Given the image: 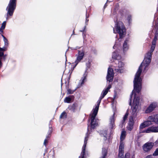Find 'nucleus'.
Instances as JSON below:
<instances>
[{
  "label": "nucleus",
  "instance_id": "f257e3e1",
  "mask_svg": "<svg viewBox=\"0 0 158 158\" xmlns=\"http://www.w3.org/2000/svg\"><path fill=\"white\" fill-rule=\"evenodd\" d=\"M134 89L130 95L129 99V105H131L132 98L133 94H134L133 104L131 107V115L129 118L127 129L131 131L133 127L134 123L137 120V110L138 108V96L137 94H138V69L137 70L133 81Z\"/></svg>",
  "mask_w": 158,
  "mask_h": 158
},
{
  "label": "nucleus",
  "instance_id": "f03ea898",
  "mask_svg": "<svg viewBox=\"0 0 158 158\" xmlns=\"http://www.w3.org/2000/svg\"><path fill=\"white\" fill-rule=\"evenodd\" d=\"M158 36V33L156 31L155 37L152 42V44L149 52L146 54L143 62L139 67V103L143 100L142 96L139 93L142 89V79L140 77L141 73H145L147 71L146 68L149 66L151 62L152 52L155 48L156 40Z\"/></svg>",
  "mask_w": 158,
  "mask_h": 158
},
{
  "label": "nucleus",
  "instance_id": "7ed1b4c3",
  "mask_svg": "<svg viewBox=\"0 0 158 158\" xmlns=\"http://www.w3.org/2000/svg\"><path fill=\"white\" fill-rule=\"evenodd\" d=\"M114 76V74L113 69L110 68H109L108 69L106 77L107 82H109L108 86L106 89H104L102 91L99 99L97 102V105L93 110V113L95 114L96 113L98 114L99 106L102 99L106 95L109 89L111 87V85L110 82L112 81Z\"/></svg>",
  "mask_w": 158,
  "mask_h": 158
},
{
  "label": "nucleus",
  "instance_id": "20e7f679",
  "mask_svg": "<svg viewBox=\"0 0 158 158\" xmlns=\"http://www.w3.org/2000/svg\"><path fill=\"white\" fill-rule=\"evenodd\" d=\"M116 23L115 28H113V32L114 33H118L119 35L120 38H123L126 33V29L123 23L121 22H118V19L116 17V20H114Z\"/></svg>",
  "mask_w": 158,
  "mask_h": 158
},
{
  "label": "nucleus",
  "instance_id": "39448f33",
  "mask_svg": "<svg viewBox=\"0 0 158 158\" xmlns=\"http://www.w3.org/2000/svg\"><path fill=\"white\" fill-rule=\"evenodd\" d=\"M118 52L117 49L113 52L112 55V58L114 59V61L116 64L118 63V66H116L117 68L115 69V70L117 72L121 73L123 72L124 64L120 60L121 58V56L118 54Z\"/></svg>",
  "mask_w": 158,
  "mask_h": 158
},
{
  "label": "nucleus",
  "instance_id": "423d86ee",
  "mask_svg": "<svg viewBox=\"0 0 158 158\" xmlns=\"http://www.w3.org/2000/svg\"><path fill=\"white\" fill-rule=\"evenodd\" d=\"M17 0H10L7 6L6 10L7 11L6 19L9 16H12L15 10L16 6Z\"/></svg>",
  "mask_w": 158,
  "mask_h": 158
},
{
  "label": "nucleus",
  "instance_id": "0eeeda50",
  "mask_svg": "<svg viewBox=\"0 0 158 158\" xmlns=\"http://www.w3.org/2000/svg\"><path fill=\"white\" fill-rule=\"evenodd\" d=\"M78 53L75 56L77 57L74 62L73 63L72 68L74 69L77 64L82 60L85 55L84 51L82 50H78Z\"/></svg>",
  "mask_w": 158,
  "mask_h": 158
},
{
  "label": "nucleus",
  "instance_id": "6e6552de",
  "mask_svg": "<svg viewBox=\"0 0 158 158\" xmlns=\"http://www.w3.org/2000/svg\"><path fill=\"white\" fill-rule=\"evenodd\" d=\"M97 114H95L93 113L90 118L91 123L90 127L91 129H94L96 127L98 126V119H95Z\"/></svg>",
  "mask_w": 158,
  "mask_h": 158
},
{
  "label": "nucleus",
  "instance_id": "1a4fd4ad",
  "mask_svg": "<svg viewBox=\"0 0 158 158\" xmlns=\"http://www.w3.org/2000/svg\"><path fill=\"white\" fill-rule=\"evenodd\" d=\"M89 138V135L88 132L86 134V135L85 138L84 144L82 148V152L81 155L79 156V158H85V148L86 147L87 141Z\"/></svg>",
  "mask_w": 158,
  "mask_h": 158
},
{
  "label": "nucleus",
  "instance_id": "9d476101",
  "mask_svg": "<svg viewBox=\"0 0 158 158\" xmlns=\"http://www.w3.org/2000/svg\"><path fill=\"white\" fill-rule=\"evenodd\" d=\"M154 145V143L152 142H147L143 146V151L145 152H148L152 149Z\"/></svg>",
  "mask_w": 158,
  "mask_h": 158
},
{
  "label": "nucleus",
  "instance_id": "9b49d317",
  "mask_svg": "<svg viewBox=\"0 0 158 158\" xmlns=\"http://www.w3.org/2000/svg\"><path fill=\"white\" fill-rule=\"evenodd\" d=\"M130 39L126 38L124 41L123 46V52L124 54L129 49V48Z\"/></svg>",
  "mask_w": 158,
  "mask_h": 158
},
{
  "label": "nucleus",
  "instance_id": "f8f14e48",
  "mask_svg": "<svg viewBox=\"0 0 158 158\" xmlns=\"http://www.w3.org/2000/svg\"><path fill=\"white\" fill-rule=\"evenodd\" d=\"M124 146L122 143L120 144L119 147L118 153V158H124Z\"/></svg>",
  "mask_w": 158,
  "mask_h": 158
},
{
  "label": "nucleus",
  "instance_id": "ddd939ff",
  "mask_svg": "<svg viewBox=\"0 0 158 158\" xmlns=\"http://www.w3.org/2000/svg\"><path fill=\"white\" fill-rule=\"evenodd\" d=\"M156 104L155 103H152L148 107L145 111L146 113H148L153 111L156 107Z\"/></svg>",
  "mask_w": 158,
  "mask_h": 158
},
{
  "label": "nucleus",
  "instance_id": "4468645a",
  "mask_svg": "<svg viewBox=\"0 0 158 158\" xmlns=\"http://www.w3.org/2000/svg\"><path fill=\"white\" fill-rule=\"evenodd\" d=\"M86 74L85 73L84 74L83 77H82L81 79L80 80L79 83L77 87V88H80L84 84L85 80H86Z\"/></svg>",
  "mask_w": 158,
  "mask_h": 158
},
{
  "label": "nucleus",
  "instance_id": "2eb2a0df",
  "mask_svg": "<svg viewBox=\"0 0 158 158\" xmlns=\"http://www.w3.org/2000/svg\"><path fill=\"white\" fill-rule=\"evenodd\" d=\"M150 131L154 132H158V126L157 127H152L146 130L143 131L142 132L148 133Z\"/></svg>",
  "mask_w": 158,
  "mask_h": 158
},
{
  "label": "nucleus",
  "instance_id": "dca6fc26",
  "mask_svg": "<svg viewBox=\"0 0 158 158\" xmlns=\"http://www.w3.org/2000/svg\"><path fill=\"white\" fill-rule=\"evenodd\" d=\"M115 127V125L114 123V114L110 118V130H111L113 128H114Z\"/></svg>",
  "mask_w": 158,
  "mask_h": 158
},
{
  "label": "nucleus",
  "instance_id": "f3484780",
  "mask_svg": "<svg viewBox=\"0 0 158 158\" xmlns=\"http://www.w3.org/2000/svg\"><path fill=\"white\" fill-rule=\"evenodd\" d=\"M78 106L77 103H74L72 105H70L68 106V108L71 112H74Z\"/></svg>",
  "mask_w": 158,
  "mask_h": 158
},
{
  "label": "nucleus",
  "instance_id": "a211bd4d",
  "mask_svg": "<svg viewBox=\"0 0 158 158\" xmlns=\"http://www.w3.org/2000/svg\"><path fill=\"white\" fill-rule=\"evenodd\" d=\"M126 137V132L125 131H122L121 135L120 137V144L122 143L124 146V144L123 142V140L125 139Z\"/></svg>",
  "mask_w": 158,
  "mask_h": 158
},
{
  "label": "nucleus",
  "instance_id": "6ab92c4d",
  "mask_svg": "<svg viewBox=\"0 0 158 158\" xmlns=\"http://www.w3.org/2000/svg\"><path fill=\"white\" fill-rule=\"evenodd\" d=\"M107 154V150L105 148H102V156L99 158H105Z\"/></svg>",
  "mask_w": 158,
  "mask_h": 158
},
{
  "label": "nucleus",
  "instance_id": "aec40b11",
  "mask_svg": "<svg viewBox=\"0 0 158 158\" xmlns=\"http://www.w3.org/2000/svg\"><path fill=\"white\" fill-rule=\"evenodd\" d=\"M66 88L67 89V94H73V93L75 91V90L77 89V87L75 88V89H74L73 90H71V89H69L68 88V87L66 86Z\"/></svg>",
  "mask_w": 158,
  "mask_h": 158
},
{
  "label": "nucleus",
  "instance_id": "412c9836",
  "mask_svg": "<svg viewBox=\"0 0 158 158\" xmlns=\"http://www.w3.org/2000/svg\"><path fill=\"white\" fill-rule=\"evenodd\" d=\"M71 96V95H69L68 97H65L64 100V102L68 103H70L71 101V98L69 97Z\"/></svg>",
  "mask_w": 158,
  "mask_h": 158
},
{
  "label": "nucleus",
  "instance_id": "4be33fe9",
  "mask_svg": "<svg viewBox=\"0 0 158 158\" xmlns=\"http://www.w3.org/2000/svg\"><path fill=\"white\" fill-rule=\"evenodd\" d=\"M6 21H4L3 22V23L2 24V26L0 28V31L3 32V30H4L6 27Z\"/></svg>",
  "mask_w": 158,
  "mask_h": 158
},
{
  "label": "nucleus",
  "instance_id": "5701e85b",
  "mask_svg": "<svg viewBox=\"0 0 158 158\" xmlns=\"http://www.w3.org/2000/svg\"><path fill=\"white\" fill-rule=\"evenodd\" d=\"M107 131L105 130L102 132V134L103 135L104 137V140L105 141L107 139Z\"/></svg>",
  "mask_w": 158,
  "mask_h": 158
},
{
  "label": "nucleus",
  "instance_id": "b1692460",
  "mask_svg": "<svg viewBox=\"0 0 158 158\" xmlns=\"http://www.w3.org/2000/svg\"><path fill=\"white\" fill-rule=\"evenodd\" d=\"M67 117V115L65 111L63 112L60 116V118H66Z\"/></svg>",
  "mask_w": 158,
  "mask_h": 158
},
{
  "label": "nucleus",
  "instance_id": "393cba45",
  "mask_svg": "<svg viewBox=\"0 0 158 158\" xmlns=\"http://www.w3.org/2000/svg\"><path fill=\"white\" fill-rule=\"evenodd\" d=\"M86 28V26H85L84 27L83 29L81 30H80V31L82 32V35L83 36L84 38V37L86 36L85 34V32H86V30H85Z\"/></svg>",
  "mask_w": 158,
  "mask_h": 158
},
{
  "label": "nucleus",
  "instance_id": "a878e982",
  "mask_svg": "<svg viewBox=\"0 0 158 158\" xmlns=\"http://www.w3.org/2000/svg\"><path fill=\"white\" fill-rule=\"evenodd\" d=\"M144 124L146 127H148L151 124V122L150 121L148 120L144 122Z\"/></svg>",
  "mask_w": 158,
  "mask_h": 158
},
{
  "label": "nucleus",
  "instance_id": "bb28decb",
  "mask_svg": "<svg viewBox=\"0 0 158 158\" xmlns=\"http://www.w3.org/2000/svg\"><path fill=\"white\" fill-rule=\"evenodd\" d=\"M4 42V46L7 47L8 44V42L7 39L6 38L3 39Z\"/></svg>",
  "mask_w": 158,
  "mask_h": 158
},
{
  "label": "nucleus",
  "instance_id": "cd10ccee",
  "mask_svg": "<svg viewBox=\"0 0 158 158\" xmlns=\"http://www.w3.org/2000/svg\"><path fill=\"white\" fill-rule=\"evenodd\" d=\"M52 131V127L51 126L49 127V130L48 132V135H51Z\"/></svg>",
  "mask_w": 158,
  "mask_h": 158
},
{
  "label": "nucleus",
  "instance_id": "c85d7f7f",
  "mask_svg": "<svg viewBox=\"0 0 158 158\" xmlns=\"http://www.w3.org/2000/svg\"><path fill=\"white\" fill-rule=\"evenodd\" d=\"M148 120L154 122V116L153 117L152 116H149L148 118Z\"/></svg>",
  "mask_w": 158,
  "mask_h": 158
},
{
  "label": "nucleus",
  "instance_id": "c756f323",
  "mask_svg": "<svg viewBox=\"0 0 158 158\" xmlns=\"http://www.w3.org/2000/svg\"><path fill=\"white\" fill-rule=\"evenodd\" d=\"M154 122L158 123V114H156L154 116Z\"/></svg>",
  "mask_w": 158,
  "mask_h": 158
},
{
  "label": "nucleus",
  "instance_id": "7c9ffc66",
  "mask_svg": "<svg viewBox=\"0 0 158 158\" xmlns=\"http://www.w3.org/2000/svg\"><path fill=\"white\" fill-rule=\"evenodd\" d=\"M127 20H128V21L129 24H130L131 21V15H129L128 16L127 18Z\"/></svg>",
  "mask_w": 158,
  "mask_h": 158
},
{
  "label": "nucleus",
  "instance_id": "2f4dec72",
  "mask_svg": "<svg viewBox=\"0 0 158 158\" xmlns=\"http://www.w3.org/2000/svg\"><path fill=\"white\" fill-rule=\"evenodd\" d=\"M152 155L154 156H156L158 155V148L156 149L154 153Z\"/></svg>",
  "mask_w": 158,
  "mask_h": 158
},
{
  "label": "nucleus",
  "instance_id": "473e14b6",
  "mask_svg": "<svg viewBox=\"0 0 158 158\" xmlns=\"http://www.w3.org/2000/svg\"><path fill=\"white\" fill-rule=\"evenodd\" d=\"M127 117L126 116H124V117L123 118V119L122 121V123L123 124L125 122L126 120L127 119Z\"/></svg>",
  "mask_w": 158,
  "mask_h": 158
},
{
  "label": "nucleus",
  "instance_id": "72a5a7b5",
  "mask_svg": "<svg viewBox=\"0 0 158 158\" xmlns=\"http://www.w3.org/2000/svg\"><path fill=\"white\" fill-rule=\"evenodd\" d=\"M130 154L129 153L127 152L126 153L124 158H130Z\"/></svg>",
  "mask_w": 158,
  "mask_h": 158
},
{
  "label": "nucleus",
  "instance_id": "f704fd0d",
  "mask_svg": "<svg viewBox=\"0 0 158 158\" xmlns=\"http://www.w3.org/2000/svg\"><path fill=\"white\" fill-rule=\"evenodd\" d=\"M7 47L4 46L3 48H1L0 47V51H6V49Z\"/></svg>",
  "mask_w": 158,
  "mask_h": 158
},
{
  "label": "nucleus",
  "instance_id": "c9c22d12",
  "mask_svg": "<svg viewBox=\"0 0 158 158\" xmlns=\"http://www.w3.org/2000/svg\"><path fill=\"white\" fill-rule=\"evenodd\" d=\"M146 127V126L144 125V123L141 124L140 126V129H142Z\"/></svg>",
  "mask_w": 158,
  "mask_h": 158
},
{
  "label": "nucleus",
  "instance_id": "e433bc0d",
  "mask_svg": "<svg viewBox=\"0 0 158 158\" xmlns=\"http://www.w3.org/2000/svg\"><path fill=\"white\" fill-rule=\"evenodd\" d=\"M4 53L3 52H0V59H2V56H3Z\"/></svg>",
  "mask_w": 158,
  "mask_h": 158
},
{
  "label": "nucleus",
  "instance_id": "4c0bfd02",
  "mask_svg": "<svg viewBox=\"0 0 158 158\" xmlns=\"http://www.w3.org/2000/svg\"><path fill=\"white\" fill-rule=\"evenodd\" d=\"M48 143V141L47 139H45L44 141V144L45 146L46 147L47 145V143Z\"/></svg>",
  "mask_w": 158,
  "mask_h": 158
},
{
  "label": "nucleus",
  "instance_id": "58836bf2",
  "mask_svg": "<svg viewBox=\"0 0 158 158\" xmlns=\"http://www.w3.org/2000/svg\"><path fill=\"white\" fill-rule=\"evenodd\" d=\"M52 120H50L49 123V127H51H51H52Z\"/></svg>",
  "mask_w": 158,
  "mask_h": 158
},
{
  "label": "nucleus",
  "instance_id": "ea45409f",
  "mask_svg": "<svg viewBox=\"0 0 158 158\" xmlns=\"http://www.w3.org/2000/svg\"><path fill=\"white\" fill-rule=\"evenodd\" d=\"M6 54L5 55H3V56H2V59L4 60H6Z\"/></svg>",
  "mask_w": 158,
  "mask_h": 158
},
{
  "label": "nucleus",
  "instance_id": "a19ab883",
  "mask_svg": "<svg viewBox=\"0 0 158 158\" xmlns=\"http://www.w3.org/2000/svg\"><path fill=\"white\" fill-rule=\"evenodd\" d=\"M128 112V110L127 109V112L126 113V114L124 115L126 116L127 117L128 115V114H129V113Z\"/></svg>",
  "mask_w": 158,
  "mask_h": 158
},
{
  "label": "nucleus",
  "instance_id": "79ce46f5",
  "mask_svg": "<svg viewBox=\"0 0 158 158\" xmlns=\"http://www.w3.org/2000/svg\"><path fill=\"white\" fill-rule=\"evenodd\" d=\"M146 158H152V156L151 155H148L146 157Z\"/></svg>",
  "mask_w": 158,
  "mask_h": 158
},
{
  "label": "nucleus",
  "instance_id": "37998d69",
  "mask_svg": "<svg viewBox=\"0 0 158 158\" xmlns=\"http://www.w3.org/2000/svg\"><path fill=\"white\" fill-rule=\"evenodd\" d=\"M1 60H2V59H0V69L1 68L2 66V62H1Z\"/></svg>",
  "mask_w": 158,
  "mask_h": 158
},
{
  "label": "nucleus",
  "instance_id": "c03bdc74",
  "mask_svg": "<svg viewBox=\"0 0 158 158\" xmlns=\"http://www.w3.org/2000/svg\"><path fill=\"white\" fill-rule=\"evenodd\" d=\"M50 135H47L46 136V138L45 139H47H47H48V138H49L50 137Z\"/></svg>",
  "mask_w": 158,
  "mask_h": 158
},
{
  "label": "nucleus",
  "instance_id": "a18cd8bd",
  "mask_svg": "<svg viewBox=\"0 0 158 158\" xmlns=\"http://www.w3.org/2000/svg\"><path fill=\"white\" fill-rule=\"evenodd\" d=\"M117 45L115 44L114 45V46L113 47V48L114 49H115V48H117Z\"/></svg>",
  "mask_w": 158,
  "mask_h": 158
},
{
  "label": "nucleus",
  "instance_id": "49530a36",
  "mask_svg": "<svg viewBox=\"0 0 158 158\" xmlns=\"http://www.w3.org/2000/svg\"><path fill=\"white\" fill-rule=\"evenodd\" d=\"M89 126H88V128H87V132H88V135H89V134H90V133H89V134H88V132L89 131Z\"/></svg>",
  "mask_w": 158,
  "mask_h": 158
},
{
  "label": "nucleus",
  "instance_id": "de8ad7c7",
  "mask_svg": "<svg viewBox=\"0 0 158 158\" xmlns=\"http://www.w3.org/2000/svg\"><path fill=\"white\" fill-rule=\"evenodd\" d=\"M89 17V15H87V13H86V19H87Z\"/></svg>",
  "mask_w": 158,
  "mask_h": 158
},
{
  "label": "nucleus",
  "instance_id": "09e8293b",
  "mask_svg": "<svg viewBox=\"0 0 158 158\" xmlns=\"http://www.w3.org/2000/svg\"><path fill=\"white\" fill-rule=\"evenodd\" d=\"M106 3L105 4L104 6V9H105V8L106 7V6H107V4H106Z\"/></svg>",
  "mask_w": 158,
  "mask_h": 158
},
{
  "label": "nucleus",
  "instance_id": "8fccbe9b",
  "mask_svg": "<svg viewBox=\"0 0 158 158\" xmlns=\"http://www.w3.org/2000/svg\"><path fill=\"white\" fill-rule=\"evenodd\" d=\"M47 149H45V153H44V155H45V154L47 152Z\"/></svg>",
  "mask_w": 158,
  "mask_h": 158
},
{
  "label": "nucleus",
  "instance_id": "3c124183",
  "mask_svg": "<svg viewBox=\"0 0 158 158\" xmlns=\"http://www.w3.org/2000/svg\"><path fill=\"white\" fill-rule=\"evenodd\" d=\"M68 50V49H67V51H66V53H65V56H66V53L67 52ZM66 61H67V58H66Z\"/></svg>",
  "mask_w": 158,
  "mask_h": 158
},
{
  "label": "nucleus",
  "instance_id": "603ef678",
  "mask_svg": "<svg viewBox=\"0 0 158 158\" xmlns=\"http://www.w3.org/2000/svg\"><path fill=\"white\" fill-rule=\"evenodd\" d=\"M2 36L3 37V39L6 38L3 35H2Z\"/></svg>",
  "mask_w": 158,
  "mask_h": 158
},
{
  "label": "nucleus",
  "instance_id": "864d4df0",
  "mask_svg": "<svg viewBox=\"0 0 158 158\" xmlns=\"http://www.w3.org/2000/svg\"><path fill=\"white\" fill-rule=\"evenodd\" d=\"M62 80L61 79V88H62Z\"/></svg>",
  "mask_w": 158,
  "mask_h": 158
},
{
  "label": "nucleus",
  "instance_id": "5fc2aeb1",
  "mask_svg": "<svg viewBox=\"0 0 158 158\" xmlns=\"http://www.w3.org/2000/svg\"><path fill=\"white\" fill-rule=\"evenodd\" d=\"M78 48V47H76V48L74 49H77V48Z\"/></svg>",
  "mask_w": 158,
  "mask_h": 158
},
{
  "label": "nucleus",
  "instance_id": "6e6d98bb",
  "mask_svg": "<svg viewBox=\"0 0 158 158\" xmlns=\"http://www.w3.org/2000/svg\"><path fill=\"white\" fill-rule=\"evenodd\" d=\"M74 30L73 31V34H72V35L73 34H74Z\"/></svg>",
  "mask_w": 158,
  "mask_h": 158
},
{
  "label": "nucleus",
  "instance_id": "4d7b16f0",
  "mask_svg": "<svg viewBox=\"0 0 158 158\" xmlns=\"http://www.w3.org/2000/svg\"><path fill=\"white\" fill-rule=\"evenodd\" d=\"M89 21V20L87 19H86V21H87V22L88 21Z\"/></svg>",
  "mask_w": 158,
  "mask_h": 158
},
{
  "label": "nucleus",
  "instance_id": "13d9d810",
  "mask_svg": "<svg viewBox=\"0 0 158 158\" xmlns=\"http://www.w3.org/2000/svg\"><path fill=\"white\" fill-rule=\"evenodd\" d=\"M108 1H109V0H107V2H108Z\"/></svg>",
  "mask_w": 158,
  "mask_h": 158
},
{
  "label": "nucleus",
  "instance_id": "bf43d9fd",
  "mask_svg": "<svg viewBox=\"0 0 158 158\" xmlns=\"http://www.w3.org/2000/svg\"><path fill=\"white\" fill-rule=\"evenodd\" d=\"M117 35L116 36V38H117Z\"/></svg>",
  "mask_w": 158,
  "mask_h": 158
},
{
  "label": "nucleus",
  "instance_id": "052dcab7",
  "mask_svg": "<svg viewBox=\"0 0 158 158\" xmlns=\"http://www.w3.org/2000/svg\"><path fill=\"white\" fill-rule=\"evenodd\" d=\"M69 79H70V77H69Z\"/></svg>",
  "mask_w": 158,
  "mask_h": 158
},
{
  "label": "nucleus",
  "instance_id": "680f3d73",
  "mask_svg": "<svg viewBox=\"0 0 158 158\" xmlns=\"http://www.w3.org/2000/svg\"><path fill=\"white\" fill-rule=\"evenodd\" d=\"M88 121L89 122V119L88 120Z\"/></svg>",
  "mask_w": 158,
  "mask_h": 158
}]
</instances>
